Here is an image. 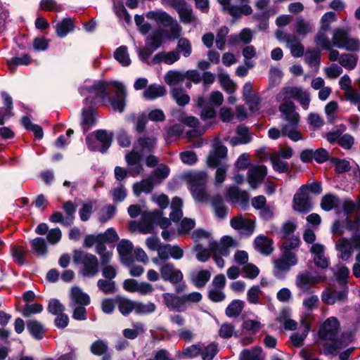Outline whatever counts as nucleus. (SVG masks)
Returning <instances> with one entry per match:
<instances>
[{"instance_id":"c9c22d12","label":"nucleus","mask_w":360,"mask_h":360,"mask_svg":"<svg viewBox=\"0 0 360 360\" xmlns=\"http://www.w3.org/2000/svg\"><path fill=\"white\" fill-rule=\"evenodd\" d=\"M166 94L164 86L158 84H151L148 86L143 93V97L148 100H154Z\"/></svg>"},{"instance_id":"aec40b11","label":"nucleus","mask_w":360,"mask_h":360,"mask_svg":"<svg viewBox=\"0 0 360 360\" xmlns=\"http://www.w3.org/2000/svg\"><path fill=\"white\" fill-rule=\"evenodd\" d=\"M347 297V292L343 290H334L330 288L326 289L322 292L321 300L326 304H334L335 303H342Z\"/></svg>"},{"instance_id":"5701e85b","label":"nucleus","mask_w":360,"mask_h":360,"mask_svg":"<svg viewBox=\"0 0 360 360\" xmlns=\"http://www.w3.org/2000/svg\"><path fill=\"white\" fill-rule=\"evenodd\" d=\"M90 303L89 296L84 293L81 288L73 287L70 290V307L76 305H88Z\"/></svg>"},{"instance_id":"cd10ccee","label":"nucleus","mask_w":360,"mask_h":360,"mask_svg":"<svg viewBox=\"0 0 360 360\" xmlns=\"http://www.w3.org/2000/svg\"><path fill=\"white\" fill-rule=\"evenodd\" d=\"M294 27L296 33L301 37H305L311 33L314 29V24L311 22L306 20L302 17L296 18Z\"/></svg>"},{"instance_id":"7ed1b4c3","label":"nucleus","mask_w":360,"mask_h":360,"mask_svg":"<svg viewBox=\"0 0 360 360\" xmlns=\"http://www.w3.org/2000/svg\"><path fill=\"white\" fill-rule=\"evenodd\" d=\"M79 91L82 96H86V100L89 102H92L96 98H108L107 91H112L115 94L110 101L113 109L120 112L124 110L126 89L121 82H98L91 86H84Z\"/></svg>"},{"instance_id":"c756f323","label":"nucleus","mask_w":360,"mask_h":360,"mask_svg":"<svg viewBox=\"0 0 360 360\" xmlns=\"http://www.w3.org/2000/svg\"><path fill=\"white\" fill-rule=\"evenodd\" d=\"M180 55L178 51H172L169 52L162 51L154 56V61L156 63H165L167 65H172L178 61Z\"/></svg>"},{"instance_id":"4be33fe9","label":"nucleus","mask_w":360,"mask_h":360,"mask_svg":"<svg viewBox=\"0 0 360 360\" xmlns=\"http://www.w3.org/2000/svg\"><path fill=\"white\" fill-rule=\"evenodd\" d=\"M311 252L314 255V262L315 264L322 269H326L328 266V259L325 256L323 245L315 243L311 247Z\"/></svg>"},{"instance_id":"72a5a7b5","label":"nucleus","mask_w":360,"mask_h":360,"mask_svg":"<svg viewBox=\"0 0 360 360\" xmlns=\"http://www.w3.org/2000/svg\"><path fill=\"white\" fill-rule=\"evenodd\" d=\"M2 98L6 108H0V124H4V122L13 115V100L12 98L6 93H2Z\"/></svg>"},{"instance_id":"f03ea898","label":"nucleus","mask_w":360,"mask_h":360,"mask_svg":"<svg viewBox=\"0 0 360 360\" xmlns=\"http://www.w3.org/2000/svg\"><path fill=\"white\" fill-rule=\"evenodd\" d=\"M345 230L351 232L350 237H342L335 243L339 257L345 261L351 257L354 250H360V218L357 217L354 220L346 219L333 224V233L341 236Z\"/></svg>"},{"instance_id":"680f3d73","label":"nucleus","mask_w":360,"mask_h":360,"mask_svg":"<svg viewBox=\"0 0 360 360\" xmlns=\"http://www.w3.org/2000/svg\"><path fill=\"white\" fill-rule=\"evenodd\" d=\"M340 64L347 69H354L357 63V58L351 54H343L339 58Z\"/></svg>"},{"instance_id":"412c9836","label":"nucleus","mask_w":360,"mask_h":360,"mask_svg":"<svg viewBox=\"0 0 360 360\" xmlns=\"http://www.w3.org/2000/svg\"><path fill=\"white\" fill-rule=\"evenodd\" d=\"M166 306L171 310L183 311L186 309L183 295L176 296L172 293H165L162 295Z\"/></svg>"},{"instance_id":"49530a36","label":"nucleus","mask_w":360,"mask_h":360,"mask_svg":"<svg viewBox=\"0 0 360 360\" xmlns=\"http://www.w3.org/2000/svg\"><path fill=\"white\" fill-rule=\"evenodd\" d=\"M225 11L233 18H240L242 15H248L252 12V8L248 4L242 6H230Z\"/></svg>"},{"instance_id":"7c9ffc66","label":"nucleus","mask_w":360,"mask_h":360,"mask_svg":"<svg viewBox=\"0 0 360 360\" xmlns=\"http://www.w3.org/2000/svg\"><path fill=\"white\" fill-rule=\"evenodd\" d=\"M330 32L321 27L315 37L316 44L326 50H330L333 47L332 40L329 38Z\"/></svg>"},{"instance_id":"20e7f679","label":"nucleus","mask_w":360,"mask_h":360,"mask_svg":"<svg viewBox=\"0 0 360 360\" xmlns=\"http://www.w3.org/2000/svg\"><path fill=\"white\" fill-rule=\"evenodd\" d=\"M156 144V138L155 136L141 137L138 139L137 143L133 150L127 153L125 159L129 168V173L132 176H136L143 170L141 161L143 153L150 152Z\"/></svg>"},{"instance_id":"6e6552de","label":"nucleus","mask_w":360,"mask_h":360,"mask_svg":"<svg viewBox=\"0 0 360 360\" xmlns=\"http://www.w3.org/2000/svg\"><path fill=\"white\" fill-rule=\"evenodd\" d=\"M74 262L80 263L82 266L80 274L86 277H94L98 273V261L96 256L82 251H75Z\"/></svg>"},{"instance_id":"de8ad7c7","label":"nucleus","mask_w":360,"mask_h":360,"mask_svg":"<svg viewBox=\"0 0 360 360\" xmlns=\"http://www.w3.org/2000/svg\"><path fill=\"white\" fill-rule=\"evenodd\" d=\"M172 98L179 105H184L189 103L190 96L182 88H173L171 91Z\"/></svg>"},{"instance_id":"6ab92c4d","label":"nucleus","mask_w":360,"mask_h":360,"mask_svg":"<svg viewBox=\"0 0 360 360\" xmlns=\"http://www.w3.org/2000/svg\"><path fill=\"white\" fill-rule=\"evenodd\" d=\"M175 9L182 23L184 25H191L193 27L197 26L198 20L193 14V10L190 6L183 3L176 6Z\"/></svg>"},{"instance_id":"864d4df0","label":"nucleus","mask_w":360,"mask_h":360,"mask_svg":"<svg viewBox=\"0 0 360 360\" xmlns=\"http://www.w3.org/2000/svg\"><path fill=\"white\" fill-rule=\"evenodd\" d=\"M192 238L195 243H197V244L205 241L208 246L210 245L211 241L213 240L211 233L203 229H197L193 231L192 233Z\"/></svg>"},{"instance_id":"0e129e2a","label":"nucleus","mask_w":360,"mask_h":360,"mask_svg":"<svg viewBox=\"0 0 360 360\" xmlns=\"http://www.w3.org/2000/svg\"><path fill=\"white\" fill-rule=\"evenodd\" d=\"M144 332L143 325L141 323L134 324V328H127L123 330V335L126 338L134 339L139 334Z\"/></svg>"},{"instance_id":"6e6d98bb","label":"nucleus","mask_w":360,"mask_h":360,"mask_svg":"<svg viewBox=\"0 0 360 360\" xmlns=\"http://www.w3.org/2000/svg\"><path fill=\"white\" fill-rule=\"evenodd\" d=\"M134 308V311L136 314L141 315H146L153 313L155 310L156 306L154 303L152 302L142 303L135 302Z\"/></svg>"},{"instance_id":"3c124183","label":"nucleus","mask_w":360,"mask_h":360,"mask_svg":"<svg viewBox=\"0 0 360 360\" xmlns=\"http://www.w3.org/2000/svg\"><path fill=\"white\" fill-rule=\"evenodd\" d=\"M245 302L242 300H233L226 308V314L229 317H235L238 316L243 307Z\"/></svg>"},{"instance_id":"a878e982","label":"nucleus","mask_w":360,"mask_h":360,"mask_svg":"<svg viewBox=\"0 0 360 360\" xmlns=\"http://www.w3.org/2000/svg\"><path fill=\"white\" fill-rule=\"evenodd\" d=\"M286 46L290 49L293 57L299 58L303 56L304 51V46L296 36L289 34L286 37Z\"/></svg>"},{"instance_id":"2f4dec72","label":"nucleus","mask_w":360,"mask_h":360,"mask_svg":"<svg viewBox=\"0 0 360 360\" xmlns=\"http://www.w3.org/2000/svg\"><path fill=\"white\" fill-rule=\"evenodd\" d=\"M184 79V72L179 70H169L165 75V82L172 87V89L181 84Z\"/></svg>"},{"instance_id":"774afa93","label":"nucleus","mask_w":360,"mask_h":360,"mask_svg":"<svg viewBox=\"0 0 360 360\" xmlns=\"http://www.w3.org/2000/svg\"><path fill=\"white\" fill-rule=\"evenodd\" d=\"M218 352L217 345L215 343H211L203 349L201 348V356L202 360H212Z\"/></svg>"},{"instance_id":"4d7b16f0","label":"nucleus","mask_w":360,"mask_h":360,"mask_svg":"<svg viewBox=\"0 0 360 360\" xmlns=\"http://www.w3.org/2000/svg\"><path fill=\"white\" fill-rule=\"evenodd\" d=\"M320 53L317 50L314 51H309L305 53V60L309 65L311 68H314L316 71L318 70L320 59H319Z\"/></svg>"},{"instance_id":"8fccbe9b","label":"nucleus","mask_w":360,"mask_h":360,"mask_svg":"<svg viewBox=\"0 0 360 360\" xmlns=\"http://www.w3.org/2000/svg\"><path fill=\"white\" fill-rule=\"evenodd\" d=\"M302 325L304 328L303 332L301 334L295 333L290 338L293 345L297 347H300L302 344L310 329L309 323L304 319L302 320Z\"/></svg>"},{"instance_id":"423d86ee","label":"nucleus","mask_w":360,"mask_h":360,"mask_svg":"<svg viewBox=\"0 0 360 360\" xmlns=\"http://www.w3.org/2000/svg\"><path fill=\"white\" fill-rule=\"evenodd\" d=\"M158 224L162 229H165L170 225V220L162 217L160 211L155 210L153 212H146L142 215V220L137 224V229L142 233H149L153 230V224ZM136 225V222L130 224L131 229L134 230V226Z\"/></svg>"},{"instance_id":"393cba45","label":"nucleus","mask_w":360,"mask_h":360,"mask_svg":"<svg viewBox=\"0 0 360 360\" xmlns=\"http://www.w3.org/2000/svg\"><path fill=\"white\" fill-rule=\"evenodd\" d=\"M255 250L261 254L268 255L273 251L272 241L264 236H258L254 241Z\"/></svg>"},{"instance_id":"a211bd4d","label":"nucleus","mask_w":360,"mask_h":360,"mask_svg":"<svg viewBox=\"0 0 360 360\" xmlns=\"http://www.w3.org/2000/svg\"><path fill=\"white\" fill-rule=\"evenodd\" d=\"M283 101L279 106V111L282 114L283 119L287 122L299 123L300 117L299 113L296 112L295 103L289 101V99H285Z\"/></svg>"},{"instance_id":"79ce46f5","label":"nucleus","mask_w":360,"mask_h":360,"mask_svg":"<svg viewBox=\"0 0 360 360\" xmlns=\"http://www.w3.org/2000/svg\"><path fill=\"white\" fill-rule=\"evenodd\" d=\"M182 207L183 202L181 198L175 197L172 199L170 207L172 212L169 214L171 220L178 221L182 217Z\"/></svg>"},{"instance_id":"a19ab883","label":"nucleus","mask_w":360,"mask_h":360,"mask_svg":"<svg viewBox=\"0 0 360 360\" xmlns=\"http://www.w3.org/2000/svg\"><path fill=\"white\" fill-rule=\"evenodd\" d=\"M32 251L37 256H45L48 252V248L44 238H35L31 240Z\"/></svg>"},{"instance_id":"dca6fc26","label":"nucleus","mask_w":360,"mask_h":360,"mask_svg":"<svg viewBox=\"0 0 360 360\" xmlns=\"http://www.w3.org/2000/svg\"><path fill=\"white\" fill-rule=\"evenodd\" d=\"M267 174V168L262 165H256L251 166L248 172V181L250 187L253 189L257 188L263 181Z\"/></svg>"},{"instance_id":"2eb2a0df","label":"nucleus","mask_w":360,"mask_h":360,"mask_svg":"<svg viewBox=\"0 0 360 360\" xmlns=\"http://www.w3.org/2000/svg\"><path fill=\"white\" fill-rule=\"evenodd\" d=\"M231 226L240 232V233L251 236L255 231V225L253 220L242 215H237L230 221Z\"/></svg>"},{"instance_id":"a18cd8bd","label":"nucleus","mask_w":360,"mask_h":360,"mask_svg":"<svg viewBox=\"0 0 360 360\" xmlns=\"http://www.w3.org/2000/svg\"><path fill=\"white\" fill-rule=\"evenodd\" d=\"M177 39L176 51H178L179 53H181L185 58L190 56L192 53V45L190 40L187 38L180 37Z\"/></svg>"},{"instance_id":"e2e57ef3","label":"nucleus","mask_w":360,"mask_h":360,"mask_svg":"<svg viewBox=\"0 0 360 360\" xmlns=\"http://www.w3.org/2000/svg\"><path fill=\"white\" fill-rule=\"evenodd\" d=\"M209 247L212 251V255L226 257L228 256L230 253L229 249L226 246L222 245L220 243H217L214 240L211 241Z\"/></svg>"},{"instance_id":"69168bd1","label":"nucleus","mask_w":360,"mask_h":360,"mask_svg":"<svg viewBox=\"0 0 360 360\" xmlns=\"http://www.w3.org/2000/svg\"><path fill=\"white\" fill-rule=\"evenodd\" d=\"M117 251L124 259V257L129 255L133 250L132 243L128 240H122L117 245Z\"/></svg>"},{"instance_id":"4468645a","label":"nucleus","mask_w":360,"mask_h":360,"mask_svg":"<svg viewBox=\"0 0 360 360\" xmlns=\"http://www.w3.org/2000/svg\"><path fill=\"white\" fill-rule=\"evenodd\" d=\"M160 272L163 281H169L173 284L180 283L184 278L181 270L176 269L174 264L170 262L161 265Z\"/></svg>"},{"instance_id":"13d9d810","label":"nucleus","mask_w":360,"mask_h":360,"mask_svg":"<svg viewBox=\"0 0 360 360\" xmlns=\"http://www.w3.org/2000/svg\"><path fill=\"white\" fill-rule=\"evenodd\" d=\"M95 122L94 110L91 108L83 110L82 126L84 131H86L89 127L92 126Z\"/></svg>"},{"instance_id":"c03bdc74","label":"nucleus","mask_w":360,"mask_h":360,"mask_svg":"<svg viewBox=\"0 0 360 360\" xmlns=\"http://www.w3.org/2000/svg\"><path fill=\"white\" fill-rule=\"evenodd\" d=\"M252 32L248 28L243 29L238 35H231L229 39V43L236 44L239 42L248 44L252 40Z\"/></svg>"},{"instance_id":"338daca9","label":"nucleus","mask_w":360,"mask_h":360,"mask_svg":"<svg viewBox=\"0 0 360 360\" xmlns=\"http://www.w3.org/2000/svg\"><path fill=\"white\" fill-rule=\"evenodd\" d=\"M169 169L165 165H160L153 173V179L155 181L160 184L162 179L168 176Z\"/></svg>"},{"instance_id":"473e14b6","label":"nucleus","mask_w":360,"mask_h":360,"mask_svg":"<svg viewBox=\"0 0 360 360\" xmlns=\"http://www.w3.org/2000/svg\"><path fill=\"white\" fill-rule=\"evenodd\" d=\"M155 181L153 178L143 179L139 182H136L133 185L134 193L139 196L141 193H149L154 187Z\"/></svg>"},{"instance_id":"f257e3e1","label":"nucleus","mask_w":360,"mask_h":360,"mask_svg":"<svg viewBox=\"0 0 360 360\" xmlns=\"http://www.w3.org/2000/svg\"><path fill=\"white\" fill-rule=\"evenodd\" d=\"M146 17L169 28L166 32L159 30L147 37L146 40V45L152 51L158 49L162 45L164 38L168 40H175L182 34V27L181 25L175 18L162 10L148 11L146 13Z\"/></svg>"},{"instance_id":"9d476101","label":"nucleus","mask_w":360,"mask_h":360,"mask_svg":"<svg viewBox=\"0 0 360 360\" xmlns=\"http://www.w3.org/2000/svg\"><path fill=\"white\" fill-rule=\"evenodd\" d=\"M297 264V258L293 252H283L281 256L274 261V274L277 278H283L290 268Z\"/></svg>"},{"instance_id":"0eeeda50","label":"nucleus","mask_w":360,"mask_h":360,"mask_svg":"<svg viewBox=\"0 0 360 360\" xmlns=\"http://www.w3.org/2000/svg\"><path fill=\"white\" fill-rule=\"evenodd\" d=\"M190 184V189L193 197L200 202L206 201L208 198L205 192L207 174L203 171L189 172L184 176Z\"/></svg>"},{"instance_id":"4c0bfd02","label":"nucleus","mask_w":360,"mask_h":360,"mask_svg":"<svg viewBox=\"0 0 360 360\" xmlns=\"http://www.w3.org/2000/svg\"><path fill=\"white\" fill-rule=\"evenodd\" d=\"M74 25L70 18H65L57 22L56 25V32L59 37H65L69 32L73 31Z\"/></svg>"},{"instance_id":"f704fd0d","label":"nucleus","mask_w":360,"mask_h":360,"mask_svg":"<svg viewBox=\"0 0 360 360\" xmlns=\"http://www.w3.org/2000/svg\"><path fill=\"white\" fill-rule=\"evenodd\" d=\"M211 274L207 270H200L191 275V282L198 288H203L210 280Z\"/></svg>"},{"instance_id":"09e8293b","label":"nucleus","mask_w":360,"mask_h":360,"mask_svg":"<svg viewBox=\"0 0 360 360\" xmlns=\"http://www.w3.org/2000/svg\"><path fill=\"white\" fill-rule=\"evenodd\" d=\"M22 124L26 129L32 131L36 138L39 139L43 138L44 133L42 128L39 125L33 124L28 117H23L22 118Z\"/></svg>"},{"instance_id":"ea45409f","label":"nucleus","mask_w":360,"mask_h":360,"mask_svg":"<svg viewBox=\"0 0 360 360\" xmlns=\"http://www.w3.org/2000/svg\"><path fill=\"white\" fill-rule=\"evenodd\" d=\"M349 36V32L344 28L338 27L335 29L332 37L333 46L341 49Z\"/></svg>"},{"instance_id":"9b49d317","label":"nucleus","mask_w":360,"mask_h":360,"mask_svg":"<svg viewBox=\"0 0 360 360\" xmlns=\"http://www.w3.org/2000/svg\"><path fill=\"white\" fill-rule=\"evenodd\" d=\"M96 144L93 143V137L88 136L86 137V144L90 150L105 153L110 146L112 136L104 130H99L96 134Z\"/></svg>"},{"instance_id":"c85d7f7f","label":"nucleus","mask_w":360,"mask_h":360,"mask_svg":"<svg viewBox=\"0 0 360 360\" xmlns=\"http://www.w3.org/2000/svg\"><path fill=\"white\" fill-rule=\"evenodd\" d=\"M299 123H294L293 122H288V124L282 126V134L288 136L290 140L293 141H298L302 140V136L298 131Z\"/></svg>"},{"instance_id":"f8f14e48","label":"nucleus","mask_w":360,"mask_h":360,"mask_svg":"<svg viewBox=\"0 0 360 360\" xmlns=\"http://www.w3.org/2000/svg\"><path fill=\"white\" fill-rule=\"evenodd\" d=\"M326 280V276L324 275H311L309 271H304L297 276L295 283L297 288L305 292H307L311 286L324 282Z\"/></svg>"},{"instance_id":"e433bc0d","label":"nucleus","mask_w":360,"mask_h":360,"mask_svg":"<svg viewBox=\"0 0 360 360\" xmlns=\"http://www.w3.org/2000/svg\"><path fill=\"white\" fill-rule=\"evenodd\" d=\"M115 59L124 67H128L131 65V60L128 53V49L126 46H121L116 49L114 52Z\"/></svg>"},{"instance_id":"39448f33","label":"nucleus","mask_w":360,"mask_h":360,"mask_svg":"<svg viewBox=\"0 0 360 360\" xmlns=\"http://www.w3.org/2000/svg\"><path fill=\"white\" fill-rule=\"evenodd\" d=\"M338 330V321L336 318L328 319L319 329V334L322 340H329L330 342L323 344L325 354H333L339 348L335 341V336Z\"/></svg>"},{"instance_id":"1a4fd4ad","label":"nucleus","mask_w":360,"mask_h":360,"mask_svg":"<svg viewBox=\"0 0 360 360\" xmlns=\"http://www.w3.org/2000/svg\"><path fill=\"white\" fill-rule=\"evenodd\" d=\"M294 98L299 101L302 108L307 110L311 101L309 93L302 87L288 86L283 88L276 96L278 101Z\"/></svg>"},{"instance_id":"052dcab7","label":"nucleus","mask_w":360,"mask_h":360,"mask_svg":"<svg viewBox=\"0 0 360 360\" xmlns=\"http://www.w3.org/2000/svg\"><path fill=\"white\" fill-rule=\"evenodd\" d=\"M195 251L196 252V258L199 262H207L212 253L210 248H204L202 243H198L195 246Z\"/></svg>"},{"instance_id":"b1692460","label":"nucleus","mask_w":360,"mask_h":360,"mask_svg":"<svg viewBox=\"0 0 360 360\" xmlns=\"http://www.w3.org/2000/svg\"><path fill=\"white\" fill-rule=\"evenodd\" d=\"M226 199L233 203L245 204L248 201L249 195L245 191H240L236 186H231L227 191Z\"/></svg>"},{"instance_id":"bb28decb","label":"nucleus","mask_w":360,"mask_h":360,"mask_svg":"<svg viewBox=\"0 0 360 360\" xmlns=\"http://www.w3.org/2000/svg\"><path fill=\"white\" fill-rule=\"evenodd\" d=\"M218 80L222 89L227 93L232 94L236 91L237 84L231 79L229 75L221 68L218 69Z\"/></svg>"},{"instance_id":"603ef678","label":"nucleus","mask_w":360,"mask_h":360,"mask_svg":"<svg viewBox=\"0 0 360 360\" xmlns=\"http://www.w3.org/2000/svg\"><path fill=\"white\" fill-rule=\"evenodd\" d=\"M27 329L36 339H41L43 337V326L36 320H30L27 323Z\"/></svg>"},{"instance_id":"37998d69","label":"nucleus","mask_w":360,"mask_h":360,"mask_svg":"<svg viewBox=\"0 0 360 360\" xmlns=\"http://www.w3.org/2000/svg\"><path fill=\"white\" fill-rule=\"evenodd\" d=\"M339 198L332 194H328L323 197L321 206L325 211H330L340 205Z\"/></svg>"},{"instance_id":"f3484780","label":"nucleus","mask_w":360,"mask_h":360,"mask_svg":"<svg viewBox=\"0 0 360 360\" xmlns=\"http://www.w3.org/2000/svg\"><path fill=\"white\" fill-rule=\"evenodd\" d=\"M227 154L226 148L221 145L218 140H214L212 144V150L207 157V162L209 166L215 167L219 165L221 159L224 158Z\"/></svg>"},{"instance_id":"bf43d9fd","label":"nucleus","mask_w":360,"mask_h":360,"mask_svg":"<svg viewBox=\"0 0 360 360\" xmlns=\"http://www.w3.org/2000/svg\"><path fill=\"white\" fill-rule=\"evenodd\" d=\"M271 162L275 171L283 173L287 172L288 169V163L281 160L278 153H274L271 155Z\"/></svg>"},{"instance_id":"5fc2aeb1","label":"nucleus","mask_w":360,"mask_h":360,"mask_svg":"<svg viewBox=\"0 0 360 360\" xmlns=\"http://www.w3.org/2000/svg\"><path fill=\"white\" fill-rule=\"evenodd\" d=\"M31 63V58L27 54L20 57H14L7 60V65L11 71L18 65H27Z\"/></svg>"},{"instance_id":"ddd939ff","label":"nucleus","mask_w":360,"mask_h":360,"mask_svg":"<svg viewBox=\"0 0 360 360\" xmlns=\"http://www.w3.org/2000/svg\"><path fill=\"white\" fill-rule=\"evenodd\" d=\"M308 186H302L293 198V209L300 212H308L311 210V203L309 199Z\"/></svg>"},{"instance_id":"58836bf2","label":"nucleus","mask_w":360,"mask_h":360,"mask_svg":"<svg viewBox=\"0 0 360 360\" xmlns=\"http://www.w3.org/2000/svg\"><path fill=\"white\" fill-rule=\"evenodd\" d=\"M264 354L261 347H253L251 349H244L240 355V360H264Z\"/></svg>"}]
</instances>
